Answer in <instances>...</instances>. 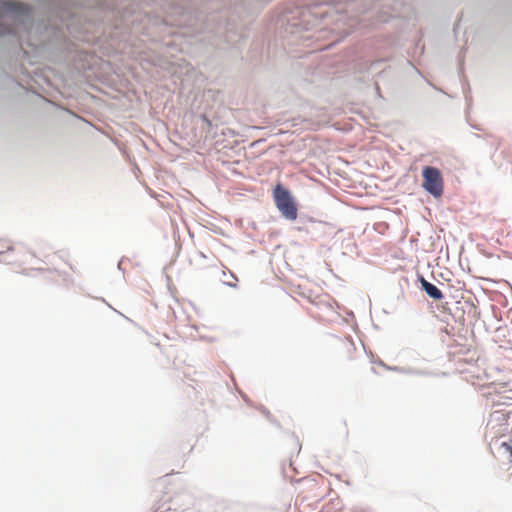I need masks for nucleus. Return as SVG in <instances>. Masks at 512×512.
<instances>
[{
  "mask_svg": "<svg viewBox=\"0 0 512 512\" xmlns=\"http://www.w3.org/2000/svg\"><path fill=\"white\" fill-rule=\"evenodd\" d=\"M32 14L33 9L28 4L14 0H0V36L15 35L18 27L27 28Z\"/></svg>",
  "mask_w": 512,
  "mask_h": 512,
  "instance_id": "1",
  "label": "nucleus"
},
{
  "mask_svg": "<svg viewBox=\"0 0 512 512\" xmlns=\"http://www.w3.org/2000/svg\"><path fill=\"white\" fill-rule=\"evenodd\" d=\"M422 187L430 195L438 198L443 194V177L440 170L433 166H426L422 170Z\"/></svg>",
  "mask_w": 512,
  "mask_h": 512,
  "instance_id": "3",
  "label": "nucleus"
},
{
  "mask_svg": "<svg viewBox=\"0 0 512 512\" xmlns=\"http://www.w3.org/2000/svg\"><path fill=\"white\" fill-rule=\"evenodd\" d=\"M503 330H504V328H503V327H499V328L497 329V332H498V333H501Z\"/></svg>",
  "mask_w": 512,
  "mask_h": 512,
  "instance_id": "9",
  "label": "nucleus"
},
{
  "mask_svg": "<svg viewBox=\"0 0 512 512\" xmlns=\"http://www.w3.org/2000/svg\"><path fill=\"white\" fill-rule=\"evenodd\" d=\"M276 207L282 216L288 220L297 218V206L290 191L281 184H277L273 191Z\"/></svg>",
  "mask_w": 512,
  "mask_h": 512,
  "instance_id": "2",
  "label": "nucleus"
},
{
  "mask_svg": "<svg viewBox=\"0 0 512 512\" xmlns=\"http://www.w3.org/2000/svg\"><path fill=\"white\" fill-rule=\"evenodd\" d=\"M224 283H225L227 286H229V287H233V288H235V287H236V284H235V283H233V281H230V282H224Z\"/></svg>",
  "mask_w": 512,
  "mask_h": 512,
  "instance_id": "8",
  "label": "nucleus"
},
{
  "mask_svg": "<svg viewBox=\"0 0 512 512\" xmlns=\"http://www.w3.org/2000/svg\"><path fill=\"white\" fill-rule=\"evenodd\" d=\"M505 481L506 483L512 487V471L510 473L507 474L506 478H505Z\"/></svg>",
  "mask_w": 512,
  "mask_h": 512,
  "instance_id": "7",
  "label": "nucleus"
},
{
  "mask_svg": "<svg viewBox=\"0 0 512 512\" xmlns=\"http://www.w3.org/2000/svg\"><path fill=\"white\" fill-rule=\"evenodd\" d=\"M421 289L432 299L441 300L444 295L442 291L433 283L427 281L423 276L419 277Z\"/></svg>",
  "mask_w": 512,
  "mask_h": 512,
  "instance_id": "5",
  "label": "nucleus"
},
{
  "mask_svg": "<svg viewBox=\"0 0 512 512\" xmlns=\"http://www.w3.org/2000/svg\"><path fill=\"white\" fill-rule=\"evenodd\" d=\"M499 452L508 456L509 461L512 462V445L507 442H502L498 448Z\"/></svg>",
  "mask_w": 512,
  "mask_h": 512,
  "instance_id": "6",
  "label": "nucleus"
},
{
  "mask_svg": "<svg viewBox=\"0 0 512 512\" xmlns=\"http://www.w3.org/2000/svg\"><path fill=\"white\" fill-rule=\"evenodd\" d=\"M203 119H204L205 122H207L210 125L209 119H207L205 116H203Z\"/></svg>",
  "mask_w": 512,
  "mask_h": 512,
  "instance_id": "10",
  "label": "nucleus"
},
{
  "mask_svg": "<svg viewBox=\"0 0 512 512\" xmlns=\"http://www.w3.org/2000/svg\"><path fill=\"white\" fill-rule=\"evenodd\" d=\"M462 318H463V315H460L457 317L458 320H462Z\"/></svg>",
  "mask_w": 512,
  "mask_h": 512,
  "instance_id": "11",
  "label": "nucleus"
},
{
  "mask_svg": "<svg viewBox=\"0 0 512 512\" xmlns=\"http://www.w3.org/2000/svg\"><path fill=\"white\" fill-rule=\"evenodd\" d=\"M375 0H345V8H343L344 12L351 13L356 15L358 13H364L368 10L374 9L379 10L384 6H388L387 3L378 4L374 3Z\"/></svg>",
  "mask_w": 512,
  "mask_h": 512,
  "instance_id": "4",
  "label": "nucleus"
}]
</instances>
